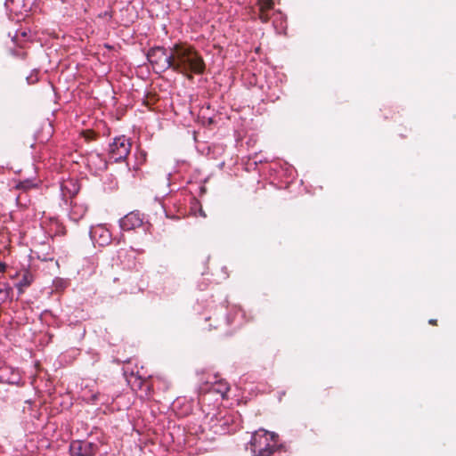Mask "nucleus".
Segmentation results:
<instances>
[{"instance_id": "1", "label": "nucleus", "mask_w": 456, "mask_h": 456, "mask_svg": "<svg viewBox=\"0 0 456 456\" xmlns=\"http://www.w3.org/2000/svg\"><path fill=\"white\" fill-rule=\"evenodd\" d=\"M147 59L157 73L172 69L191 78L189 73L202 74L205 69L203 59L192 48L177 44L169 49L152 47Z\"/></svg>"}, {"instance_id": "2", "label": "nucleus", "mask_w": 456, "mask_h": 456, "mask_svg": "<svg viewBox=\"0 0 456 456\" xmlns=\"http://www.w3.org/2000/svg\"><path fill=\"white\" fill-rule=\"evenodd\" d=\"M250 451L254 456H273L278 450V436L265 429L253 433Z\"/></svg>"}, {"instance_id": "3", "label": "nucleus", "mask_w": 456, "mask_h": 456, "mask_svg": "<svg viewBox=\"0 0 456 456\" xmlns=\"http://www.w3.org/2000/svg\"><path fill=\"white\" fill-rule=\"evenodd\" d=\"M131 151L129 139L125 135L116 137L110 144L109 156L114 162H120L126 159Z\"/></svg>"}, {"instance_id": "4", "label": "nucleus", "mask_w": 456, "mask_h": 456, "mask_svg": "<svg viewBox=\"0 0 456 456\" xmlns=\"http://www.w3.org/2000/svg\"><path fill=\"white\" fill-rule=\"evenodd\" d=\"M144 223V216L139 211H132L119 219V227L124 232H129L141 227Z\"/></svg>"}, {"instance_id": "5", "label": "nucleus", "mask_w": 456, "mask_h": 456, "mask_svg": "<svg viewBox=\"0 0 456 456\" xmlns=\"http://www.w3.org/2000/svg\"><path fill=\"white\" fill-rule=\"evenodd\" d=\"M97 450L96 444L88 441H72L69 452L72 456H93Z\"/></svg>"}, {"instance_id": "6", "label": "nucleus", "mask_w": 456, "mask_h": 456, "mask_svg": "<svg viewBox=\"0 0 456 456\" xmlns=\"http://www.w3.org/2000/svg\"><path fill=\"white\" fill-rule=\"evenodd\" d=\"M0 382L19 386L21 382V374L18 369L4 366L0 369Z\"/></svg>"}, {"instance_id": "7", "label": "nucleus", "mask_w": 456, "mask_h": 456, "mask_svg": "<svg viewBox=\"0 0 456 456\" xmlns=\"http://www.w3.org/2000/svg\"><path fill=\"white\" fill-rule=\"evenodd\" d=\"M90 237L93 240H97L98 243L102 246L110 242L111 234L103 225H97L91 228Z\"/></svg>"}, {"instance_id": "8", "label": "nucleus", "mask_w": 456, "mask_h": 456, "mask_svg": "<svg viewBox=\"0 0 456 456\" xmlns=\"http://www.w3.org/2000/svg\"><path fill=\"white\" fill-rule=\"evenodd\" d=\"M4 4L10 12L16 15L27 12L31 9V4L26 0H6Z\"/></svg>"}, {"instance_id": "9", "label": "nucleus", "mask_w": 456, "mask_h": 456, "mask_svg": "<svg viewBox=\"0 0 456 456\" xmlns=\"http://www.w3.org/2000/svg\"><path fill=\"white\" fill-rule=\"evenodd\" d=\"M123 370L126 380L131 389L134 392L142 390L143 386H145L144 381L146 379H142L140 375L134 373L133 370L130 372L126 369H124Z\"/></svg>"}, {"instance_id": "10", "label": "nucleus", "mask_w": 456, "mask_h": 456, "mask_svg": "<svg viewBox=\"0 0 456 456\" xmlns=\"http://www.w3.org/2000/svg\"><path fill=\"white\" fill-rule=\"evenodd\" d=\"M33 280V274L29 271L25 270L22 272L21 278L16 284V287L18 288L20 294L23 293L24 289L27 287L30 286Z\"/></svg>"}, {"instance_id": "11", "label": "nucleus", "mask_w": 456, "mask_h": 456, "mask_svg": "<svg viewBox=\"0 0 456 456\" xmlns=\"http://www.w3.org/2000/svg\"><path fill=\"white\" fill-rule=\"evenodd\" d=\"M211 391L220 394L223 397L230 390V387L227 382L224 380L215 381L211 383V387L209 388Z\"/></svg>"}, {"instance_id": "12", "label": "nucleus", "mask_w": 456, "mask_h": 456, "mask_svg": "<svg viewBox=\"0 0 456 456\" xmlns=\"http://www.w3.org/2000/svg\"><path fill=\"white\" fill-rule=\"evenodd\" d=\"M98 159L100 161V166H99V168H102V169H105L107 168V163L106 161L101 157L100 154L98 153H95V154H91L88 158V160L90 162H93L94 163L95 160Z\"/></svg>"}, {"instance_id": "13", "label": "nucleus", "mask_w": 456, "mask_h": 456, "mask_svg": "<svg viewBox=\"0 0 456 456\" xmlns=\"http://www.w3.org/2000/svg\"><path fill=\"white\" fill-rule=\"evenodd\" d=\"M144 385L142 390H140L142 392L141 397L149 398L151 395L152 387L147 379L144 381Z\"/></svg>"}, {"instance_id": "14", "label": "nucleus", "mask_w": 456, "mask_h": 456, "mask_svg": "<svg viewBox=\"0 0 456 456\" xmlns=\"http://www.w3.org/2000/svg\"><path fill=\"white\" fill-rule=\"evenodd\" d=\"M274 6L273 0H263L260 3V12H267L269 10H272Z\"/></svg>"}, {"instance_id": "15", "label": "nucleus", "mask_w": 456, "mask_h": 456, "mask_svg": "<svg viewBox=\"0 0 456 456\" xmlns=\"http://www.w3.org/2000/svg\"><path fill=\"white\" fill-rule=\"evenodd\" d=\"M34 186H35V184L32 181L24 180V181L19 182L16 185V188L20 189V190L27 191Z\"/></svg>"}, {"instance_id": "16", "label": "nucleus", "mask_w": 456, "mask_h": 456, "mask_svg": "<svg viewBox=\"0 0 456 456\" xmlns=\"http://www.w3.org/2000/svg\"><path fill=\"white\" fill-rule=\"evenodd\" d=\"M12 291V289L8 284L3 283L0 285V294H3L4 298H7Z\"/></svg>"}, {"instance_id": "17", "label": "nucleus", "mask_w": 456, "mask_h": 456, "mask_svg": "<svg viewBox=\"0 0 456 456\" xmlns=\"http://www.w3.org/2000/svg\"><path fill=\"white\" fill-rule=\"evenodd\" d=\"M260 19H261L264 22H266V21L269 20V16H268V14L266 13V12H261V14H260Z\"/></svg>"}, {"instance_id": "18", "label": "nucleus", "mask_w": 456, "mask_h": 456, "mask_svg": "<svg viewBox=\"0 0 456 456\" xmlns=\"http://www.w3.org/2000/svg\"><path fill=\"white\" fill-rule=\"evenodd\" d=\"M6 264L4 262H0V273H4L6 270Z\"/></svg>"}, {"instance_id": "19", "label": "nucleus", "mask_w": 456, "mask_h": 456, "mask_svg": "<svg viewBox=\"0 0 456 456\" xmlns=\"http://www.w3.org/2000/svg\"><path fill=\"white\" fill-rule=\"evenodd\" d=\"M436 322H437V321H436V319H430L428 322H429L430 324H432V325H436Z\"/></svg>"}, {"instance_id": "20", "label": "nucleus", "mask_w": 456, "mask_h": 456, "mask_svg": "<svg viewBox=\"0 0 456 456\" xmlns=\"http://www.w3.org/2000/svg\"><path fill=\"white\" fill-rule=\"evenodd\" d=\"M20 36H21L22 37H27V35H28V34H27V32H26V31H20Z\"/></svg>"}, {"instance_id": "21", "label": "nucleus", "mask_w": 456, "mask_h": 456, "mask_svg": "<svg viewBox=\"0 0 456 456\" xmlns=\"http://www.w3.org/2000/svg\"><path fill=\"white\" fill-rule=\"evenodd\" d=\"M27 80H28V82L29 84H30V83H34V80L32 79V77H27Z\"/></svg>"}, {"instance_id": "22", "label": "nucleus", "mask_w": 456, "mask_h": 456, "mask_svg": "<svg viewBox=\"0 0 456 456\" xmlns=\"http://www.w3.org/2000/svg\"><path fill=\"white\" fill-rule=\"evenodd\" d=\"M86 208H81V215L85 214V213H86Z\"/></svg>"}, {"instance_id": "23", "label": "nucleus", "mask_w": 456, "mask_h": 456, "mask_svg": "<svg viewBox=\"0 0 456 456\" xmlns=\"http://www.w3.org/2000/svg\"><path fill=\"white\" fill-rule=\"evenodd\" d=\"M93 399H94V400H96V399H97V395H93Z\"/></svg>"}, {"instance_id": "24", "label": "nucleus", "mask_w": 456, "mask_h": 456, "mask_svg": "<svg viewBox=\"0 0 456 456\" xmlns=\"http://www.w3.org/2000/svg\"><path fill=\"white\" fill-rule=\"evenodd\" d=\"M22 58H24L26 56V53H22Z\"/></svg>"}, {"instance_id": "25", "label": "nucleus", "mask_w": 456, "mask_h": 456, "mask_svg": "<svg viewBox=\"0 0 456 456\" xmlns=\"http://www.w3.org/2000/svg\"><path fill=\"white\" fill-rule=\"evenodd\" d=\"M18 33L19 32H16L15 37H14L15 38L18 37V35H19Z\"/></svg>"}]
</instances>
